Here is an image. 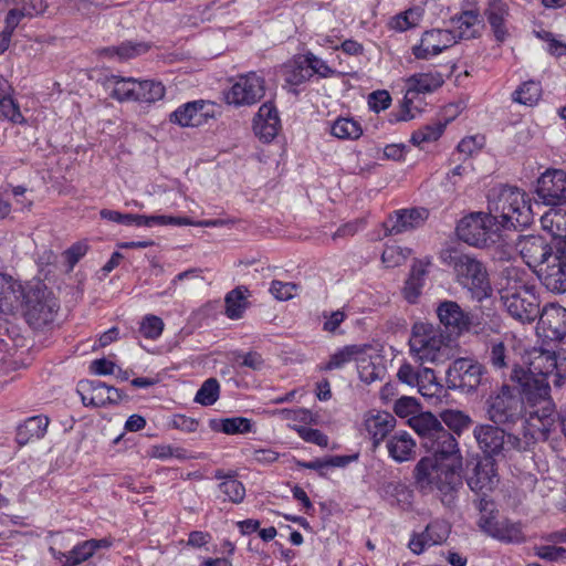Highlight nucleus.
<instances>
[{
    "label": "nucleus",
    "instance_id": "1",
    "mask_svg": "<svg viewBox=\"0 0 566 566\" xmlns=\"http://www.w3.org/2000/svg\"><path fill=\"white\" fill-rule=\"evenodd\" d=\"M563 357L554 350L534 348L530 353L528 368H514L511 375L521 388L532 415L548 419L555 416L556 406L551 396L549 375L559 366Z\"/></svg>",
    "mask_w": 566,
    "mask_h": 566
},
{
    "label": "nucleus",
    "instance_id": "2",
    "mask_svg": "<svg viewBox=\"0 0 566 566\" xmlns=\"http://www.w3.org/2000/svg\"><path fill=\"white\" fill-rule=\"evenodd\" d=\"M520 394L509 385L492 391L485 401L488 418L497 426L507 427L525 418L524 438L530 437L532 441L547 440L556 424L555 416H549L546 421L541 416L532 415L521 390Z\"/></svg>",
    "mask_w": 566,
    "mask_h": 566
},
{
    "label": "nucleus",
    "instance_id": "3",
    "mask_svg": "<svg viewBox=\"0 0 566 566\" xmlns=\"http://www.w3.org/2000/svg\"><path fill=\"white\" fill-rule=\"evenodd\" d=\"M462 460L451 463H439L431 458H422L415 467L413 475L416 486L423 493L438 491L441 502L451 506L455 495L462 486Z\"/></svg>",
    "mask_w": 566,
    "mask_h": 566
},
{
    "label": "nucleus",
    "instance_id": "4",
    "mask_svg": "<svg viewBox=\"0 0 566 566\" xmlns=\"http://www.w3.org/2000/svg\"><path fill=\"white\" fill-rule=\"evenodd\" d=\"M524 274V271L516 266H506L500 272V301L513 318L522 323H532L539 314V305L534 293L525 284Z\"/></svg>",
    "mask_w": 566,
    "mask_h": 566
},
{
    "label": "nucleus",
    "instance_id": "5",
    "mask_svg": "<svg viewBox=\"0 0 566 566\" xmlns=\"http://www.w3.org/2000/svg\"><path fill=\"white\" fill-rule=\"evenodd\" d=\"M488 209L494 222L502 228H525L533 221L530 201L516 187L500 185L490 189Z\"/></svg>",
    "mask_w": 566,
    "mask_h": 566
},
{
    "label": "nucleus",
    "instance_id": "6",
    "mask_svg": "<svg viewBox=\"0 0 566 566\" xmlns=\"http://www.w3.org/2000/svg\"><path fill=\"white\" fill-rule=\"evenodd\" d=\"M411 355L421 364H444L451 358V348L442 333L430 324L416 323L409 339Z\"/></svg>",
    "mask_w": 566,
    "mask_h": 566
},
{
    "label": "nucleus",
    "instance_id": "7",
    "mask_svg": "<svg viewBox=\"0 0 566 566\" xmlns=\"http://www.w3.org/2000/svg\"><path fill=\"white\" fill-rule=\"evenodd\" d=\"M448 264L453 269L457 282L481 301L490 295L491 285L484 264L471 254L453 252Z\"/></svg>",
    "mask_w": 566,
    "mask_h": 566
},
{
    "label": "nucleus",
    "instance_id": "8",
    "mask_svg": "<svg viewBox=\"0 0 566 566\" xmlns=\"http://www.w3.org/2000/svg\"><path fill=\"white\" fill-rule=\"evenodd\" d=\"M473 436L485 458L490 459L505 455L511 450L525 451L532 443H535L530 437L521 439L492 424L476 426L473 430Z\"/></svg>",
    "mask_w": 566,
    "mask_h": 566
},
{
    "label": "nucleus",
    "instance_id": "9",
    "mask_svg": "<svg viewBox=\"0 0 566 566\" xmlns=\"http://www.w3.org/2000/svg\"><path fill=\"white\" fill-rule=\"evenodd\" d=\"M489 506H493V503L481 497L479 501L481 511L479 526L485 534L504 543H522L525 541L521 522H513L506 517L496 518L492 515L493 509L489 510Z\"/></svg>",
    "mask_w": 566,
    "mask_h": 566
},
{
    "label": "nucleus",
    "instance_id": "10",
    "mask_svg": "<svg viewBox=\"0 0 566 566\" xmlns=\"http://www.w3.org/2000/svg\"><path fill=\"white\" fill-rule=\"evenodd\" d=\"M499 230L492 216L488 212H472L462 218L457 226L458 238L469 245L483 248L494 242Z\"/></svg>",
    "mask_w": 566,
    "mask_h": 566
},
{
    "label": "nucleus",
    "instance_id": "11",
    "mask_svg": "<svg viewBox=\"0 0 566 566\" xmlns=\"http://www.w3.org/2000/svg\"><path fill=\"white\" fill-rule=\"evenodd\" d=\"M23 301L25 319L33 328H42L54 321L59 303L45 287L30 289Z\"/></svg>",
    "mask_w": 566,
    "mask_h": 566
},
{
    "label": "nucleus",
    "instance_id": "12",
    "mask_svg": "<svg viewBox=\"0 0 566 566\" xmlns=\"http://www.w3.org/2000/svg\"><path fill=\"white\" fill-rule=\"evenodd\" d=\"M542 284L551 292H566V240H559L554 247V253L537 270Z\"/></svg>",
    "mask_w": 566,
    "mask_h": 566
},
{
    "label": "nucleus",
    "instance_id": "13",
    "mask_svg": "<svg viewBox=\"0 0 566 566\" xmlns=\"http://www.w3.org/2000/svg\"><path fill=\"white\" fill-rule=\"evenodd\" d=\"M484 367L472 358H458L447 369V384L450 389L474 392L481 385Z\"/></svg>",
    "mask_w": 566,
    "mask_h": 566
},
{
    "label": "nucleus",
    "instance_id": "14",
    "mask_svg": "<svg viewBox=\"0 0 566 566\" xmlns=\"http://www.w3.org/2000/svg\"><path fill=\"white\" fill-rule=\"evenodd\" d=\"M265 94V80L255 72L238 75L226 94V101L234 106H251Z\"/></svg>",
    "mask_w": 566,
    "mask_h": 566
},
{
    "label": "nucleus",
    "instance_id": "15",
    "mask_svg": "<svg viewBox=\"0 0 566 566\" xmlns=\"http://www.w3.org/2000/svg\"><path fill=\"white\" fill-rule=\"evenodd\" d=\"M455 44V38L448 29H431L422 33L419 43L411 46L417 60H430Z\"/></svg>",
    "mask_w": 566,
    "mask_h": 566
},
{
    "label": "nucleus",
    "instance_id": "16",
    "mask_svg": "<svg viewBox=\"0 0 566 566\" xmlns=\"http://www.w3.org/2000/svg\"><path fill=\"white\" fill-rule=\"evenodd\" d=\"M536 193L549 206L566 205V172L548 169L537 180Z\"/></svg>",
    "mask_w": 566,
    "mask_h": 566
},
{
    "label": "nucleus",
    "instance_id": "17",
    "mask_svg": "<svg viewBox=\"0 0 566 566\" xmlns=\"http://www.w3.org/2000/svg\"><path fill=\"white\" fill-rule=\"evenodd\" d=\"M214 117V104L203 99L188 102L170 114V122L181 127H199Z\"/></svg>",
    "mask_w": 566,
    "mask_h": 566
},
{
    "label": "nucleus",
    "instance_id": "18",
    "mask_svg": "<svg viewBox=\"0 0 566 566\" xmlns=\"http://www.w3.org/2000/svg\"><path fill=\"white\" fill-rule=\"evenodd\" d=\"M542 319L548 324L549 328L554 331L556 336H566V308L559 305L552 304L545 307ZM552 382L556 389H562L566 385V356L559 361V366L549 375Z\"/></svg>",
    "mask_w": 566,
    "mask_h": 566
},
{
    "label": "nucleus",
    "instance_id": "19",
    "mask_svg": "<svg viewBox=\"0 0 566 566\" xmlns=\"http://www.w3.org/2000/svg\"><path fill=\"white\" fill-rule=\"evenodd\" d=\"M429 217L426 208H410L394 211L384 222L386 235H397L418 229Z\"/></svg>",
    "mask_w": 566,
    "mask_h": 566
},
{
    "label": "nucleus",
    "instance_id": "20",
    "mask_svg": "<svg viewBox=\"0 0 566 566\" xmlns=\"http://www.w3.org/2000/svg\"><path fill=\"white\" fill-rule=\"evenodd\" d=\"M443 76L439 72L418 73L411 75L407 80V92L403 98V114L401 120H408L413 117L409 109L412 98L419 93H430L439 88L443 84Z\"/></svg>",
    "mask_w": 566,
    "mask_h": 566
},
{
    "label": "nucleus",
    "instance_id": "21",
    "mask_svg": "<svg viewBox=\"0 0 566 566\" xmlns=\"http://www.w3.org/2000/svg\"><path fill=\"white\" fill-rule=\"evenodd\" d=\"M521 258L530 268H541L548 255L554 253L546 241L538 235L521 237L516 243Z\"/></svg>",
    "mask_w": 566,
    "mask_h": 566
},
{
    "label": "nucleus",
    "instance_id": "22",
    "mask_svg": "<svg viewBox=\"0 0 566 566\" xmlns=\"http://www.w3.org/2000/svg\"><path fill=\"white\" fill-rule=\"evenodd\" d=\"M467 483L473 492L482 493V497L486 499V493L494 490L499 483L494 460L490 458L479 460L468 476Z\"/></svg>",
    "mask_w": 566,
    "mask_h": 566
},
{
    "label": "nucleus",
    "instance_id": "23",
    "mask_svg": "<svg viewBox=\"0 0 566 566\" xmlns=\"http://www.w3.org/2000/svg\"><path fill=\"white\" fill-rule=\"evenodd\" d=\"M281 129V120L276 107L266 102L262 104L253 120V130L263 142L273 140Z\"/></svg>",
    "mask_w": 566,
    "mask_h": 566
},
{
    "label": "nucleus",
    "instance_id": "24",
    "mask_svg": "<svg viewBox=\"0 0 566 566\" xmlns=\"http://www.w3.org/2000/svg\"><path fill=\"white\" fill-rule=\"evenodd\" d=\"M422 446L429 452L442 459H450L451 461L462 460L455 437L442 424L434 431V434L426 440V442H422Z\"/></svg>",
    "mask_w": 566,
    "mask_h": 566
},
{
    "label": "nucleus",
    "instance_id": "25",
    "mask_svg": "<svg viewBox=\"0 0 566 566\" xmlns=\"http://www.w3.org/2000/svg\"><path fill=\"white\" fill-rule=\"evenodd\" d=\"M450 534V526L443 521H433L429 523L426 530L415 535L409 542V548L415 554H421L426 547L441 544Z\"/></svg>",
    "mask_w": 566,
    "mask_h": 566
},
{
    "label": "nucleus",
    "instance_id": "26",
    "mask_svg": "<svg viewBox=\"0 0 566 566\" xmlns=\"http://www.w3.org/2000/svg\"><path fill=\"white\" fill-rule=\"evenodd\" d=\"M390 458L402 463L416 457V441L407 431L400 430L389 437L386 443Z\"/></svg>",
    "mask_w": 566,
    "mask_h": 566
},
{
    "label": "nucleus",
    "instance_id": "27",
    "mask_svg": "<svg viewBox=\"0 0 566 566\" xmlns=\"http://www.w3.org/2000/svg\"><path fill=\"white\" fill-rule=\"evenodd\" d=\"M25 297L22 285L12 276L0 273V312L10 313Z\"/></svg>",
    "mask_w": 566,
    "mask_h": 566
},
{
    "label": "nucleus",
    "instance_id": "28",
    "mask_svg": "<svg viewBox=\"0 0 566 566\" xmlns=\"http://www.w3.org/2000/svg\"><path fill=\"white\" fill-rule=\"evenodd\" d=\"M365 427L373 439L374 448H377L396 427V418L389 412L378 411L365 419Z\"/></svg>",
    "mask_w": 566,
    "mask_h": 566
},
{
    "label": "nucleus",
    "instance_id": "29",
    "mask_svg": "<svg viewBox=\"0 0 566 566\" xmlns=\"http://www.w3.org/2000/svg\"><path fill=\"white\" fill-rule=\"evenodd\" d=\"M419 394L431 403H438L446 396L444 387L437 380V376L431 368L423 367L419 369V384H416Z\"/></svg>",
    "mask_w": 566,
    "mask_h": 566
},
{
    "label": "nucleus",
    "instance_id": "30",
    "mask_svg": "<svg viewBox=\"0 0 566 566\" xmlns=\"http://www.w3.org/2000/svg\"><path fill=\"white\" fill-rule=\"evenodd\" d=\"M451 29H448L452 32L455 38V43L459 40H470L478 35L480 19L479 14L474 11H464L457 18L451 20Z\"/></svg>",
    "mask_w": 566,
    "mask_h": 566
},
{
    "label": "nucleus",
    "instance_id": "31",
    "mask_svg": "<svg viewBox=\"0 0 566 566\" xmlns=\"http://www.w3.org/2000/svg\"><path fill=\"white\" fill-rule=\"evenodd\" d=\"M214 478L220 480L219 490L227 496V499L239 504L244 500L245 488L237 479L238 473L235 471L226 472L221 469L214 471Z\"/></svg>",
    "mask_w": 566,
    "mask_h": 566
},
{
    "label": "nucleus",
    "instance_id": "32",
    "mask_svg": "<svg viewBox=\"0 0 566 566\" xmlns=\"http://www.w3.org/2000/svg\"><path fill=\"white\" fill-rule=\"evenodd\" d=\"M484 15L493 30L496 41L503 42L507 36L505 27L506 4L502 0H489Z\"/></svg>",
    "mask_w": 566,
    "mask_h": 566
},
{
    "label": "nucleus",
    "instance_id": "33",
    "mask_svg": "<svg viewBox=\"0 0 566 566\" xmlns=\"http://www.w3.org/2000/svg\"><path fill=\"white\" fill-rule=\"evenodd\" d=\"M440 322L452 331L461 332L468 327V317L458 303L453 301L442 302L437 310Z\"/></svg>",
    "mask_w": 566,
    "mask_h": 566
},
{
    "label": "nucleus",
    "instance_id": "34",
    "mask_svg": "<svg viewBox=\"0 0 566 566\" xmlns=\"http://www.w3.org/2000/svg\"><path fill=\"white\" fill-rule=\"evenodd\" d=\"M48 426L49 418L45 416H34L28 418L24 423L20 424L17 429V442L20 446H24L33 439L43 438Z\"/></svg>",
    "mask_w": 566,
    "mask_h": 566
},
{
    "label": "nucleus",
    "instance_id": "35",
    "mask_svg": "<svg viewBox=\"0 0 566 566\" xmlns=\"http://www.w3.org/2000/svg\"><path fill=\"white\" fill-rule=\"evenodd\" d=\"M111 97L119 101H136V80L133 77L112 76L106 81Z\"/></svg>",
    "mask_w": 566,
    "mask_h": 566
},
{
    "label": "nucleus",
    "instance_id": "36",
    "mask_svg": "<svg viewBox=\"0 0 566 566\" xmlns=\"http://www.w3.org/2000/svg\"><path fill=\"white\" fill-rule=\"evenodd\" d=\"M408 423L421 437L422 442L434 434V431L442 424L431 412H419L409 418Z\"/></svg>",
    "mask_w": 566,
    "mask_h": 566
},
{
    "label": "nucleus",
    "instance_id": "37",
    "mask_svg": "<svg viewBox=\"0 0 566 566\" xmlns=\"http://www.w3.org/2000/svg\"><path fill=\"white\" fill-rule=\"evenodd\" d=\"M91 545L92 544H88L87 541H85L74 546L69 553L56 552L52 547L50 551L63 566H76L93 556Z\"/></svg>",
    "mask_w": 566,
    "mask_h": 566
},
{
    "label": "nucleus",
    "instance_id": "38",
    "mask_svg": "<svg viewBox=\"0 0 566 566\" xmlns=\"http://www.w3.org/2000/svg\"><path fill=\"white\" fill-rule=\"evenodd\" d=\"M148 48L149 46L143 42H123L117 46H108L102 49L101 54L108 57H117L119 61H124L146 53Z\"/></svg>",
    "mask_w": 566,
    "mask_h": 566
},
{
    "label": "nucleus",
    "instance_id": "39",
    "mask_svg": "<svg viewBox=\"0 0 566 566\" xmlns=\"http://www.w3.org/2000/svg\"><path fill=\"white\" fill-rule=\"evenodd\" d=\"M426 274V268L421 262H417L412 265L410 275L403 287L405 297L408 302L413 303L420 295Z\"/></svg>",
    "mask_w": 566,
    "mask_h": 566
},
{
    "label": "nucleus",
    "instance_id": "40",
    "mask_svg": "<svg viewBox=\"0 0 566 566\" xmlns=\"http://www.w3.org/2000/svg\"><path fill=\"white\" fill-rule=\"evenodd\" d=\"M331 133L333 136L339 139H358L363 135V128L359 122L340 117L337 118L331 127Z\"/></svg>",
    "mask_w": 566,
    "mask_h": 566
},
{
    "label": "nucleus",
    "instance_id": "41",
    "mask_svg": "<svg viewBox=\"0 0 566 566\" xmlns=\"http://www.w3.org/2000/svg\"><path fill=\"white\" fill-rule=\"evenodd\" d=\"M245 292L247 290L237 287L226 295V315L230 319H239L242 317L243 312L248 306Z\"/></svg>",
    "mask_w": 566,
    "mask_h": 566
},
{
    "label": "nucleus",
    "instance_id": "42",
    "mask_svg": "<svg viewBox=\"0 0 566 566\" xmlns=\"http://www.w3.org/2000/svg\"><path fill=\"white\" fill-rule=\"evenodd\" d=\"M165 95V86L156 81H136V101L155 103Z\"/></svg>",
    "mask_w": 566,
    "mask_h": 566
},
{
    "label": "nucleus",
    "instance_id": "43",
    "mask_svg": "<svg viewBox=\"0 0 566 566\" xmlns=\"http://www.w3.org/2000/svg\"><path fill=\"white\" fill-rule=\"evenodd\" d=\"M361 348L358 345H347L334 353L329 360L321 367L322 370L340 369L348 363L353 361Z\"/></svg>",
    "mask_w": 566,
    "mask_h": 566
},
{
    "label": "nucleus",
    "instance_id": "44",
    "mask_svg": "<svg viewBox=\"0 0 566 566\" xmlns=\"http://www.w3.org/2000/svg\"><path fill=\"white\" fill-rule=\"evenodd\" d=\"M447 124L448 120H438L419 128L411 135L412 144L421 146L426 143L436 142L442 135Z\"/></svg>",
    "mask_w": 566,
    "mask_h": 566
},
{
    "label": "nucleus",
    "instance_id": "45",
    "mask_svg": "<svg viewBox=\"0 0 566 566\" xmlns=\"http://www.w3.org/2000/svg\"><path fill=\"white\" fill-rule=\"evenodd\" d=\"M311 69L303 56H297L286 66L285 80L291 85H300L312 77Z\"/></svg>",
    "mask_w": 566,
    "mask_h": 566
},
{
    "label": "nucleus",
    "instance_id": "46",
    "mask_svg": "<svg viewBox=\"0 0 566 566\" xmlns=\"http://www.w3.org/2000/svg\"><path fill=\"white\" fill-rule=\"evenodd\" d=\"M353 460L348 455H333L326 459H316L308 462H297L298 467L318 471L321 475H324L323 470L326 468H343L346 467Z\"/></svg>",
    "mask_w": 566,
    "mask_h": 566
},
{
    "label": "nucleus",
    "instance_id": "47",
    "mask_svg": "<svg viewBox=\"0 0 566 566\" xmlns=\"http://www.w3.org/2000/svg\"><path fill=\"white\" fill-rule=\"evenodd\" d=\"M440 416L446 426L458 436L472 423L471 418L460 410L448 409L442 411Z\"/></svg>",
    "mask_w": 566,
    "mask_h": 566
},
{
    "label": "nucleus",
    "instance_id": "48",
    "mask_svg": "<svg viewBox=\"0 0 566 566\" xmlns=\"http://www.w3.org/2000/svg\"><path fill=\"white\" fill-rule=\"evenodd\" d=\"M541 93L539 83L527 81L513 93V99L520 104L532 106L539 99Z\"/></svg>",
    "mask_w": 566,
    "mask_h": 566
},
{
    "label": "nucleus",
    "instance_id": "49",
    "mask_svg": "<svg viewBox=\"0 0 566 566\" xmlns=\"http://www.w3.org/2000/svg\"><path fill=\"white\" fill-rule=\"evenodd\" d=\"M220 394V385L216 378H209L199 388L196 394L195 401L202 406L213 405Z\"/></svg>",
    "mask_w": 566,
    "mask_h": 566
},
{
    "label": "nucleus",
    "instance_id": "50",
    "mask_svg": "<svg viewBox=\"0 0 566 566\" xmlns=\"http://www.w3.org/2000/svg\"><path fill=\"white\" fill-rule=\"evenodd\" d=\"M220 431L226 434H244L253 431V422L244 417L226 418L221 420Z\"/></svg>",
    "mask_w": 566,
    "mask_h": 566
},
{
    "label": "nucleus",
    "instance_id": "51",
    "mask_svg": "<svg viewBox=\"0 0 566 566\" xmlns=\"http://www.w3.org/2000/svg\"><path fill=\"white\" fill-rule=\"evenodd\" d=\"M420 20H421L420 10L419 9H409L405 12H401V13L395 15L390 20L389 25L391 29L402 32V31H406L410 28L418 25Z\"/></svg>",
    "mask_w": 566,
    "mask_h": 566
},
{
    "label": "nucleus",
    "instance_id": "52",
    "mask_svg": "<svg viewBox=\"0 0 566 566\" xmlns=\"http://www.w3.org/2000/svg\"><path fill=\"white\" fill-rule=\"evenodd\" d=\"M164 322L156 315H147L143 318L139 327L140 334L148 339H157L164 331Z\"/></svg>",
    "mask_w": 566,
    "mask_h": 566
},
{
    "label": "nucleus",
    "instance_id": "53",
    "mask_svg": "<svg viewBox=\"0 0 566 566\" xmlns=\"http://www.w3.org/2000/svg\"><path fill=\"white\" fill-rule=\"evenodd\" d=\"M232 359L235 364L242 367L250 368L252 370H260L264 365V359L262 355L258 352H248L243 353L240 350H235L232 353Z\"/></svg>",
    "mask_w": 566,
    "mask_h": 566
},
{
    "label": "nucleus",
    "instance_id": "54",
    "mask_svg": "<svg viewBox=\"0 0 566 566\" xmlns=\"http://www.w3.org/2000/svg\"><path fill=\"white\" fill-rule=\"evenodd\" d=\"M82 388L91 391L90 405L99 407L106 405L105 396L107 394V385L101 380L86 381Z\"/></svg>",
    "mask_w": 566,
    "mask_h": 566
},
{
    "label": "nucleus",
    "instance_id": "55",
    "mask_svg": "<svg viewBox=\"0 0 566 566\" xmlns=\"http://www.w3.org/2000/svg\"><path fill=\"white\" fill-rule=\"evenodd\" d=\"M409 253V250L397 245L387 247L381 254V261L388 268L399 266L408 258Z\"/></svg>",
    "mask_w": 566,
    "mask_h": 566
},
{
    "label": "nucleus",
    "instance_id": "56",
    "mask_svg": "<svg viewBox=\"0 0 566 566\" xmlns=\"http://www.w3.org/2000/svg\"><path fill=\"white\" fill-rule=\"evenodd\" d=\"M394 410L401 418H411L419 413V403L416 398L403 396L396 401Z\"/></svg>",
    "mask_w": 566,
    "mask_h": 566
},
{
    "label": "nucleus",
    "instance_id": "57",
    "mask_svg": "<svg viewBox=\"0 0 566 566\" xmlns=\"http://www.w3.org/2000/svg\"><path fill=\"white\" fill-rule=\"evenodd\" d=\"M490 363L495 369H503L509 366L507 364V349L502 342L493 343L490 349Z\"/></svg>",
    "mask_w": 566,
    "mask_h": 566
},
{
    "label": "nucleus",
    "instance_id": "58",
    "mask_svg": "<svg viewBox=\"0 0 566 566\" xmlns=\"http://www.w3.org/2000/svg\"><path fill=\"white\" fill-rule=\"evenodd\" d=\"M0 114L12 123H22L24 119L19 105L13 101L11 95L0 101Z\"/></svg>",
    "mask_w": 566,
    "mask_h": 566
},
{
    "label": "nucleus",
    "instance_id": "59",
    "mask_svg": "<svg viewBox=\"0 0 566 566\" xmlns=\"http://www.w3.org/2000/svg\"><path fill=\"white\" fill-rule=\"evenodd\" d=\"M296 284L274 280L271 283L270 292L279 301H287L294 296Z\"/></svg>",
    "mask_w": 566,
    "mask_h": 566
},
{
    "label": "nucleus",
    "instance_id": "60",
    "mask_svg": "<svg viewBox=\"0 0 566 566\" xmlns=\"http://www.w3.org/2000/svg\"><path fill=\"white\" fill-rule=\"evenodd\" d=\"M296 431L306 442H311L319 447H327L328 444V437L317 429L300 426L296 428Z\"/></svg>",
    "mask_w": 566,
    "mask_h": 566
},
{
    "label": "nucleus",
    "instance_id": "61",
    "mask_svg": "<svg viewBox=\"0 0 566 566\" xmlns=\"http://www.w3.org/2000/svg\"><path fill=\"white\" fill-rule=\"evenodd\" d=\"M14 3L19 6L20 10L27 18L41 14L46 9V3L44 0H19L14 1Z\"/></svg>",
    "mask_w": 566,
    "mask_h": 566
},
{
    "label": "nucleus",
    "instance_id": "62",
    "mask_svg": "<svg viewBox=\"0 0 566 566\" xmlns=\"http://www.w3.org/2000/svg\"><path fill=\"white\" fill-rule=\"evenodd\" d=\"M397 378L401 382L415 387L416 384H419V369H416L409 363H403L398 369Z\"/></svg>",
    "mask_w": 566,
    "mask_h": 566
},
{
    "label": "nucleus",
    "instance_id": "63",
    "mask_svg": "<svg viewBox=\"0 0 566 566\" xmlns=\"http://www.w3.org/2000/svg\"><path fill=\"white\" fill-rule=\"evenodd\" d=\"M391 97L387 91H376L369 95L368 104L370 109L379 113L389 107Z\"/></svg>",
    "mask_w": 566,
    "mask_h": 566
},
{
    "label": "nucleus",
    "instance_id": "64",
    "mask_svg": "<svg viewBox=\"0 0 566 566\" xmlns=\"http://www.w3.org/2000/svg\"><path fill=\"white\" fill-rule=\"evenodd\" d=\"M87 250L88 245L85 242H76L64 252L70 270L86 254Z\"/></svg>",
    "mask_w": 566,
    "mask_h": 566
}]
</instances>
